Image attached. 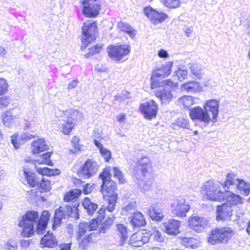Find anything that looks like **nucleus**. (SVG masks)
I'll use <instances>...</instances> for the list:
<instances>
[{"label": "nucleus", "mask_w": 250, "mask_h": 250, "mask_svg": "<svg viewBox=\"0 0 250 250\" xmlns=\"http://www.w3.org/2000/svg\"><path fill=\"white\" fill-rule=\"evenodd\" d=\"M8 84L5 79L0 78V95L5 94L7 91Z\"/></svg>", "instance_id": "864d4df0"}, {"label": "nucleus", "mask_w": 250, "mask_h": 250, "mask_svg": "<svg viewBox=\"0 0 250 250\" xmlns=\"http://www.w3.org/2000/svg\"><path fill=\"white\" fill-rule=\"evenodd\" d=\"M28 185L31 187H35L38 186L39 180L37 178L35 173H32L28 176H25Z\"/></svg>", "instance_id": "79ce46f5"}, {"label": "nucleus", "mask_w": 250, "mask_h": 250, "mask_svg": "<svg viewBox=\"0 0 250 250\" xmlns=\"http://www.w3.org/2000/svg\"><path fill=\"white\" fill-rule=\"evenodd\" d=\"M219 107V101L214 99L207 101L204 106V108L207 113L208 112L211 113L212 115L211 121L213 123H215L217 120Z\"/></svg>", "instance_id": "412c9836"}, {"label": "nucleus", "mask_w": 250, "mask_h": 250, "mask_svg": "<svg viewBox=\"0 0 250 250\" xmlns=\"http://www.w3.org/2000/svg\"><path fill=\"white\" fill-rule=\"evenodd\" d=\"M115 219V217L113 215L112 216V217H108V218L106 219V220L103 223L110 228Z\"/></svg>", "instance_id": "e2e57ef3"}, {"label": "nucleus", "mask_w": 250, "mask_h": 250, "mask_svg": "<svg viewBox=\"0 0 250 250\" xmlns=\"http://www.w3.org/2000/svg\"><path fill=\"white\" fill-rule=\"evenodd\" d=\"M59 115H60V117H69V119L71 120L72 121L74 120L77 121H81L83 119V114L81 112L77 110L73 109L66 111L65 112H60Z\"/></svg>", "instance_id": "c756f323"}, {"label": "nucleus", "mask_w": 250, "mask_h": 250, "mask_svg": "<svg viewBox=\"0 0 250 250\" xmlns=\"http://www.w3.org/2000/svg\"><path fill=\"white\" fill-rule=\"evenodd\" d=\"M41 245L43 247L53 248L57 245V241L52 233L48 232L42 238Z\"/></svg>", "instance_id": "cd10ccee"}, {"label": "nucleus", "mask_w": 250, "mask_h": 250, "mask_svg": "<svg viewBox=\"0 0 250 250\" xmlns=\"http://www.w3.org/2000/svg\"><path fill=\"white\" fill-rule=\"evenodd\" d=\"M98 216L96 218L93 219L88 222L80 223L78 226V232L77 239H80L82 236L85 234L87 237L83 238L81 240L80 245L84 248L85 247V243L92 240V237L95 235L94 232L88 233L90 231L97 229L100 223L104 218L105 212V208H101L97 212Z\"/></svg>", "instance_id": "20e7f679"}, {"label": "nucleus", "mask_w": 250, "mask_h": 250, "mask_svg": "<svg viewBox=\"0 0 250 250\" xmlns=\"http://www.w3.org/2000/svg\"><path fill=\"white\" fill-rule=\"evenodd\" d=\"M117 27L121 30L128 34L131 38H134L136 34V31L132 28L128 23L122 21L118 23Z\"/></svg>", "instance_id": "72a5a7b5"}, {"label": "nucleus", "mask_w": 250, "mask_h": 250, "mask_svg": "<svg viewBox=\"0 0 250 250\" xmlns=\"http://www.w3.org/2000/svg\"><path fill=\"white\" fill-rule=\"evenodd\" d=\"M18 248L17 243L14 241H9L5 245L6 250H15Z\"/></svg>", "instance_id": "5fc2aeb1"}, {"label": "nucleus", "mask_w": 250, "mask_h": 250, "mask_svg": "<svg viewBox=\"0 0 250 250\" xmlns=\"http://www.w3.org/2000/svg\"><path fill=\"white\" fill-rule=\"evenodd\" d=\"M136 208V203L135 201L130 202L125 207L123 208L122 213L124 215H127L129 213H131L132 211L135 209Z\"/></svg>", "instance_id": "37998d69"}, {"label": "nucleus", "mask_w": 250, "mask_h": 250, "mask_svg": "<svg viewBox=\"0 0 250 250\" xmlns=\"http://www.w3.org/2000/svg\"><path fill=\"white\" fill-rule=\"evenodd\" d=\"M113 174L114 176L118 178L119 182L121 184H124L125 182V180L124 178L123 173L117 167L113 168Z\"/></svg>", "instance_id": "49530a36"}, {"label": "nucleus", "mask_w": 250, "mask_h": 250, "mask_svg": "<svg viewBox=\"0 0 250 250\" xmlns=\"http://www.w3.org/2000/svg\"><path fill=\"white\" fill-rule=\"evenodd\" d=\"M176 86L174 83L169 80L163 82V87H158L155 92V95L158 98L162 104L168 103L173 98L171 93Z\"/></svg>", "instance_id": "1a4fd4ad"}, {"label": "nucleus", "mask_w": 250, "mask_h": 250, "mask_svg": "<svg viewBox=\"0 0 250 250\" xmlns=\"http://www.w3.org/2000/svg\"><path fill=\"white\" fill-rule=\"evenodd\" d=\"M188 75V70L184 66L179 67L177 70H175L173 74L175 79L180 82L183 81L187 78Z\"/></svg>", "instance_id": "e433bc0d"}, {"label": "nucleus", "mask_w": 250, "mask_h": 250, "mask_svg": "<svg viewBox=\"0 0 250 250\" xmlns=\"http://www.w3.org/2000/svg\"><path fill=\"white\" fill-rule=\"evenodd\" d=\"M189 67L192 74L197 79H200L202 77V73L200 67L197 64L189 63Z\"/></svg>", "instance_id": "ea45409f"}, {"label": "nucleus", "mask_w": 250, "mask_h": 250, "mask_svg": "<svg viewBox=\"0 0 250 250\" xmlns=\"http://www.w3.org/2000/svg\"><path fill=\"white\" fill-rule=\"evenodd\" d=\"M181 222L174 219H168L162 224L164 231L170 235H176L179 233Z\"/></svg>", "instance_id": "a211bd4d"}, {"label": "nucleus", "mask_w": 250, "mask_h": 250, "mask_svg": "<svg viewBox=\"0 0 250 250\" xmlns=\"http://www.w3.org/2000/svg\"><path fill=\"white\" fill-rule=\"evenodd\" d=\"M81 194V190H71L64 196L63 199L65 202H69L77 199Z\"/></svg>", "instance_id": "58836bf2"}, {"label": "nucleus", "mask_w": 250, "mask_h": 250, "mask_svg": "<svg viewBox=\"0 0 250 250\" xmlns=\"http://www.w3.org/2000/svg\"><path fill=\"white\" fill-rule=\"evenodd\" d=\"M78 83V80H75L71 81V82H70L68 83V86H67V89L68 90H71V89H72L75 88L76 87V86L77 85Z\"/></svg>", "instance_id": "69168bd1"}, {"label": "nucleus", "mask_w": 250, "mask_h": 250, "mask_svg": "<svg viewBox=\"0 0 250 250\" xmlns=\"http://www.w3.org/2000/svg\"><path fill=\"white\" fill-rule=\"evenodd\" d=\"M201 191L204 198L212 201L220 202L224 200V192L221 190L219 185L213 180L204 183Z\"/></svg>", "instance_id": "423d86ee"}, {"label": "nucleus", "mask_w": 250, "mask_h": 250, "mask_svg": "<svg viewBox=\"0 0 250 250\" xmlns=\"http://www.w3.org/2000/svg\"><path fill=\"white\" fill-rule=\"evenodd\" d=\"M237 189L241 194L247 196L250 192V185L243 180L239 179L236 185Z\"/></svg>", "instance_id": "f704fd0d"}, {"label": "nucleus", "mask_w": 250, "mask_h": 250, "mask_svg": "<svg viewBox=\"0 0 250 250\" xmlns=\"http://www.w3.org/2000/svg\"><path fill=\"white\" fill-rule=\"evenodd\" d=\"M102 156L104 158L106 162H108L111 157V152L108 149L105 148H102L100 150Z\"/></svg>", "instance_id": "8fccbe9b"}, {"label": "nucleus", "mask_w": 250, "mask_h": 250, "mask_svg": "<svg viewBox=\"0 0 250 250\" xmlns=\"http://www.w3.org/2000/svg\"><path fill=\"white\" fill-rule=\"evenodd\" d=\"M130 222L134 228L144 227L146 224V219L143 214L138 211L133 213V215L129 218Z\"/></svg>", "instance_id": "5701e85b"}, {"label": "nucleus", "mask_w": 250, "mask_h": 250, "mask_svg": "<svg viewBox=\"0 0 250 250\" xmlns=\"http://www.w3.org/2000/svg\"><path fill=\"white\" fill-rule=\"evenodd\" d=\"M48 146L46 144V141L42 138L34 140L31 144L32 152L33 154H38L46 150Z\"/></svg>", "instance_id": "393cba45"}, {"label": "nucleus", "mask_w": 250, "mask_h": 250, "mask_svg": "<svg viewBox=\"0 0 250 250\" xmlns=\"http://www.w3.org/2000/svg\"><path fill=\"white\" fill-rule=\"evenodd\" d=\"M50 216L49 211L47 210L43 211L40 218L36 211L26 212L19 223V226L22 228V235L30 237L35 232L39 235L43 234L45 232Z\"/></svg>", "instance_id": "f257e3e1"}, {"label": "nucleus", "mask_w": 250, "mask_h": 250, "mask_svg": "<svg viewBox=\"0 0 250 250\" xmlns=\"http://www.w3.org/2000/svg\"><path fill=\"white\" fill-rule=\"evenodd\" d=\"M110 228L108 226H107L104 224L102 223L98 230L99 233H104L107 230H108Z\"/></svg>", "instance_id": "0e129e2a"}, {"label": "nucleus", "mask_w": 250, "mask_h": 250, "mask_svg": "<svg viewBox=\"0 0 250 250\" xmlns=\"http://www.w3.org/2000/svg\"><path fill=\"white\" fill-rule=\"evenodd\" d=\"M93 186L94 184L91 185L88 183L85 184L83 188V193L84 194H88L90 193L93 190Z\"/></svg>", "instance_id": "052dcab7"}, {"label": "nucleus", "mask_w": 250, "mask_h": 250, "mask_svg": "<svg viewBox=\"0 0 250 250\" xmlns=\"http://www.w3.org/2000/svg\"><path fill=\"white\" fill-rule=\"evenodd\" d=\"M144 14L153 23H160L167 17V16L161 12H159L151 6H146L144 8Z\"/></svg>", "instance_id": "2eb2a0df"}, {"label": "nucleus", "mask_w": 250, "mask_h": 250, "mask_svg": "<svg viewBox=\"0 0 250 250\" xmlns=\"http://www.w3.org/2000/svg\"><path fill=\"white\" fill-rule=\"evenodd\" d=\"M194 240V239L192 237H185L182 240V242L184 245L187 248L188 247H192L193 241Z\"/></svg>", "instance_id": "6e6d98bb"}, {"label": "nucleus", "mask_w": 250, "mask_h": 250, "mask_svg": "<svg viewBox=\"0 0 250 250\" xmlns=\"http://www.w3.org/2000/svg\"><path fill=\"white\" fill-rule=\"evenodd\" d=\"M217 213L216 219L218 221L231 220L232 215V207L225 204H223L220 206H218Z\"/></svg>", "instance_id": "6ab92c4d"}, {"label": "nucleus", "mask_w": 250, "mask_h": 250, "mask_svg": "<svg viewBox=\"0 0 250 250\" xmlns=\"http://www.w3.org/2000/svg\"><path fill=\"white\" fill-rule=\"evenodd\" d=\"M148 214L152 220L156 221H161L164 217L162 209L157 205H152L149 209Z\"/></svg>", "instance_id": "a878e982"}, {"label": "nucleus", "mask_w": 250, "mask_h": 250, "mask_svg": "<svg viewBox=\"0 0 250 250\" xmlns=\"http://www.w3.org/2000/svg\"><path fill=\"white\" fill-rule=\"evenodd\" d=\"M150 236H152L154 239L158 242H162L164 240L161 232L156 229H154L153 232L150 233Z\"/></svg>", "instance_id": "09e8293b"}, {"label": "nucleus", "mask_w": 250, "mask_h": 250, "mask_svg": "<svg viewBox=\"0 0 250 250\" xmlns=\"http://www.w3.org/2000/svg\"><path fill=\"white\" fill-rule=\"evenodd\" d=\"M97 26L95 22L87 21L82 28V49L85 48L88 44L96 39Z\"/></svg>", "instance_id": "6e6552de"}, {"label": "nucleus", "mask_w": 250, "mask_h": 250, "mask_svg": "<svg viewBox=\"0 0 250 250\" xmlns=\"http://www.w3.org/2000/svg\"><path fill=\"white\" fill-rule=\"evenodd\" d=\"M164 5L169 8H176L181 4L180 0H164Z\"/></svg>", "instance_id": "a18cd8bd"}, {"label": "nucleus", "mask_w": 250, "mask_h": 250, "mask_svg": "<svg viewBox=\"0 0 250 250\" xmlns=\"http://www.w3.org/2000/svg\"><path fill=\"white\" fill-rule=\"evenodd\" d=\"M130 51V46L126 44L118 46L111 45L108 47L109 56L117 61H121L124 56L129 53Z\"/></svg>", "instance_id": "ddd939ff"}, {"label": "nucleus", "mask_w": 250, "mask_h": 250, "mask_svg": "<svg viewBox=\"0 0 250 250\" xmlns=\"http://www.w3.org/2000/svg\"><path fill=\"white\" fill-rule=\"evenodd\" d=\"M188 226L196 232H200L208 227V221L205 218L194 216L189 220Z\"/></svg>", "instance_id": "f3484780"}, {"label": "nucleus", "mask_w": 250, "mask_h": 250, "mask_svg": "<svg viewBox=\"0 0 250 250\" xmlns=\"http://www.w3.org/2000/svg\"><path fill=\"white\" fill-rule=\"evenodd\" d=\"M14 110H9L5 112L4 114V117L3 119V122L4 125H6V122L9 120H12L16 118H17V116L14 114Z\"/></svg>", "instance_id": "de8ad7c7"}, {"label": "nucleus", "mask_w": 250, "mask_h": 250, "mask_svg": "<svg viewBox=\"0 0 250 250\" xmlns=\"http://www.w3.org/2000/svg\"><path fill=\"white\" fill-rule=\"evenodd\" d=\"M151 169V164L149 159L143 157L138 160L135 166V182L143 192L151 189L153 179L149 172Z\"/></svg>", "instance_id": "f03ea898"}, {"label": "nucleus", "mask_w": 250, "mask_h": 250, "mask_svg": "<svg viewBox=\"0 0 250 250\" xmlns=\"http://www.w3.org/2000/svg\"><path fill=\"white\" fill-rule=\"evenodd\" d=\"M82 205L89 215H92L98 208V205L92 202L88 197H85L82 202Z\"/></svg>", "instance_id": "c85d7f7f"}, {"label": "nucleus", "mask_w": 250, "mask_h": 250, "mask_svg": "<svg viewBox=\"0 0 250 250\" xmlns=\"http://www.w3.org/2000/svg\"><path fill=\"white\" fill-rule=\"evenodd\" d=\"M38 186L41 192L49 191L51 188L50 182L48 180H45L44 179L39 180V183Z\"/></svg>", "instance_id": "c03bdc74"}, {"label": "nucleus", "mask_w": 250, "mask_h": 250, "mask_svg": "<svg viewBox=\"0 0 250 250\" xmlns=\"http://www.w3.org/2000/svg\"><path fill=\"white\" fill-rule=\"evenodd\" d=\"M238 180L239 179L233 173H229L227 175L226 181L222 186L224 188H229L231 186H235L236 187Z\"/></svg>", "instance_id": "4c0bfd02"}, {"label": "nucleus", "mask_w": 250, "mask_h": 250, "mask_svg": "<svg viewBox=\"0 0 250 250\" xmlns=\"http://www.w3.org/2000/svg\"><path fill=\"white\" fill-rule=\"evenodd\" d=\"M36 165V164H31V167H30L29 165H25L24 167H23V173H24V176H28L32 173H33L34 172H33L32 171H31V169L33 168V167H35V166Z\"/></svg>", "instance_id": "13d9d810"}, {"label": "nucleus", "mask_w": 250, "mask_h": 250, "mask_svg": "<svg viewBox=\"0 0 250 250\" xmlns=\"http://www.w3.org/2000/svg\"><path fill=\"white\" fill-rule=\"evenodd\" d=\"M175 124L179 127L188 128L189 122L185 118H180L177 120Z\"/></svg>", "instance_id": "603ef678"}, {"label": "nucleus", "mask_w": 250, "mask_h": 250, "mask_svg": "<svg viewBox=\"0 0 250 250\" xmlns=\"http://www.w3.org/2000/svg\"><path fill=\"white\" fill-rule=\"evenodd\" d=\"M234 234V230L230 227L217 228L211 231L210 235L208 237V241L212 245L217 243L225 244L228 242Z\"/></svg>", "instance_id": "0eeeda50"}, {"label": "nucleus", "mask_w": 250, "mask_h": 250, "mask_svg": "<svg viewBox=\"0 0 250 250\" xmlns=\"http://www.w3.org/2000/svg\"><path fill=\"white\" fill-rule=\"evenodd\" d=\"M99 166L98 163L92 160L87 159L82 165L78 171L79 177L83 179H88L96 174Z\"/></svg>", "instance_id": "f8f14e48"}, {"label": "nucleus", "mask_w": 250, "mask_h": 250, "mask_svg": "<svg viewBox=\"0 0 250 250\" xmlns=\"http://www.w3.org/2000/svg\"><path fill=\"white\" fill-rule=\"evenodd\" d=\"M11 143L15 148H19L20 146V143H18L16 140V137L14 135L11 136Z\"/></svg>", "instance_id": "338daca9"}, {"label": "nucleus", "mask_w": 250, "mask_h": 250, "mask_svg": "<svg viewBox=\"0 0 250 250\" xmlns=\"http://www.w3.org/2000/svg\"><path fill=\"white\" fill-rule=\"evenodd\" d=\"M150 237L149 232H147L146 230H142L133 234L131 237V240L136 244V246L139 247L147 243Z\"/></svg>", "instance_id": "aec40b11"}, {"label": "nucleus", "mask_w": 250, "mask_h": 250, "mask_svg": "<svg viewBox=\"0 0 250 250\" xmlns=\"http://www.w3.org/2000/svg\"><path fill=\"white\" fill-rule=\"evenodd\" d=\"M189 116L193 121L197 120L207 125L211 121V118L208 113H207L205 109H203L199 106L190 109Z\"/></svg>", "instance_id": "4468645a"}, {"label": "nucleus", "mask_w": 250, "mask_h": 250, "mask_svg": "<svg viewBox=\"0 0 250 250\" xmlns=\"http://www.w3.org/2000/svg\"><path fill=\"white\" fill-rule=\"evenodd\" d=\"M158 78V77H153V74H152L150 79V85L152 89L156 88L159 85V81L157 80Z\"/></svg>", "instance_id": "4d7b16f0"}, {"label": "nucleus", "mask_w": 250, "mask_h": 250, "mask_svg": "<svg viewBox=\"0 0 250 250\" xmlns=\"http://www.w3.org/2000/svg\"><path fill=\"white\" fill-rule=\"evenodd\" d=\"M172 214L178 217L183 218L187 216L189 211L190 206L188 202L182 197L174 200L171 204Z\"/></svg>", "instance_id": "9d476101"}, {"label": "nucleus", "mask_w": 250, "mask_h": 250, "mask_svg": "<svg viewBox=\"0 0 250 250\" xmlns=\"http://www.w3.org/2000/svg\"><path fill=\"white\" fill-rule=\"evenodd\" d=\"M37 171L41 175H46L48 176L57 175L60 174V171L59 169H52L46 167H40L35 166Z\"/></svg>", "instance_id": "473e14b6"}, {"label": "nucleus", "mask_w": 250, "mask_h": 250, "mask_svg": "<svg viewBox=\"0 0 250 250\" xmlns=\"http://www.w3.org/2000/svg\"><path fill=\"white\" fill-rule=\"evenodd\" d=\"M140 108L145 118L148 120L155 117L158 111L157 104L153 100L142 104Z\"/></svg>", "instance_id": "dca6fc26"}, {"label": "nucleus", "mask_w": 250, "mask_h": 250, "mask_svg": "<svg viewBox=\"0 0 250 250\" xmlns=\"http://www.w3.org/2000/svg\"><path fill=\"white\" fill-rule=\"evenodd\" d=\"M173 64V62H168L166 65H163L161 67H158L152 72L153 77H158V78L165 77L168 76L171 71V68Z\"/></svg>", "instance_id": "b1692460"}, {"label": "nucleus", "mask_w": 250, "mask_h": 250, "mask_svg": "<svg viewBox=\"0 0 250 250\" xmlns=\"http://www.w3.org/2000/svg\"><path fill=\"white\" fill-rule=\"evenodd\" d=\"M200 89V84L195 81H190L181 86V89L185 90L187 92L192 93L199 91Z\"/></svg>", "instance_id": "2f4dec72"}, {"label": "nucleus", "mask_w": 250, "mask_h": 250, "mask_svg": "<svg viewBox=\"0 0 250 250\" xmlns=\"http://www.w3.org/2000/svg\"><path fill=\"white\" fill-rule=\"evenodd\" d=\"M71 243L62 244L59 245L60 250H71Z\"/></svg>", "instance_id": "774afa93"}, {"label": "nucleus", "mask_w": 250, "mask_h": 250, "mask_svg": "<svg viewBox=\"0 0 250 250\" xmlns=\"http://www.w3.org/2000/svg\"><path fill=\"white\" fill-rule=\"evenodd\" d=\"M102 45H96L93 47H91L89 49V54H95L99 53L100 50L102 49Z\"/></svg>", "instance_id": "680f3d73"}, {"label": "nucleus", "mask_w": 250, "mask_h": 250, "mask_svg": "<svg viewBox=\"0 0 250 250\" xmlns=\"http://www.w3.org/2000/svg\"><path fill=\"white\" fill-rule=\"evenodd\" d=\"M9 104V99L5 96L0 98V108L5 107Z\"/></svg>", "instance_id": "bf43d9fd"}, {"label": "nucleus", "mask_w": 250, "mask_h": 250, "mask_svg": "<svg viewBox=\"0 0 250 250\" xmlns=\"http://www.w3.org/2000/svg\"><path fill=\"white\" fill-rule=\"evenodd\" d=\"M83 4V14L88 18H95L101 8V0H81Z\"/></svg>", "instance_id": "9b49d317"}, {"label": "nucleus", "mask_w": 250, "mask_h": 250, "mask_svg": "<svg viewBox=\"0 0 250 250\" xmlns=\"http://www.w3.org/2000/svg\"><path fill=\"white\" fill-rule=\"evenodd\" d=\"M226 203L229 206H237L243 203V199L239 195L233 193L231 191H227L225 189L224 192V199Z\"/></svg>", "instance_id": "4be33fe9"}, {"label": "nucleus", "mask_w": 250, "mask_h": 250, "mask_svg": "<svg viewBox=\"0 0 250 250\" xmlns=\"http://www.w3.org/2000/svg\"><path fill=\"white\" fill-rule=\"evenodd\" d=\"M102 180L101 192L107 196L108 205L107 206L103 205L102 208H105V212L107 210L109 212L114 210V207L117 200V194L115 192L116 185L114 181L111 180V174L107 170H104L99 175Z\"/></svg>", "instance_id": "7ed1b4c3"}, {"label": "nucleus", "mask_w": 250, "mask_h": 250, "mask_svg": "<svg viewBox=\"0 0 250 250\" xmlns=\"http://www.w3.org/2000/svg\"><path fill=\"white\" fill-rule=\"evenodd\" d=\"M71 206L69 205L61 206L59 208L56 209L52 221L53 222L52 229L55 230L58 227L60 226L63 219H66L69 217L75 218H79V209L76 204Z\"/></svg>", "instance_id": "39448f33"}, {"label": "nucleus", "mask_w": 250, "mask_h": 250, "mask_svg": "<svg viewBox=\"0 0 250 250\" xmlns=\"http://www.w3.org/2000/svg\"><path fill=\"white\" fill-rule=\"evenodd\" d=\"M116 227L118 234L120 237L119 244L123 246L128 239L127 229L124 225L121 224H117Z\"/></svg>", "instance_id": "7c9ffc66"}, {"label": "nucleus", "mask_w": 250, "mask_h": 250, "mask_svg": "<svg viewBox=\"0 0 250 250\" xmlns=\"http://www.w3.org/2000/svg\"><path fill=\"white\" fill-rule=\"evenodd\" d=\"M179 104L183 105L184 107L189 108L194 103L193 97L191 96H184L178 100Z\"/></svg>", "instance_id": "a19ab883"}, {"label": "nucleus", "mask_w": 250, "mask_h": 250, "mask_svg": "<svg viewBox=\"0 0 250 250\" xmlns=\"http://www.w3.org/2000/svg\"><path fill=\"white\" fill-rule=\"evenodd\" d=\"M51 155V152H47L43 153L38 157L34 160L35 164H45L48 166H53V162L50 160V158Z\"/></svg>", "instance_id": "c9c22d12"}, {"label": "nucleus", "mask_w": 250, "mask_h": 250, "mask_svg": "<svg viewBox=\"0 0 250 250\" xmlns=\"http://www.w3.org/2000/svg\"><path fill=\"white\" fill-rule=\"evenodd\" d=\"M35 137V136L34 135L31 134L30 132H25L21 134L20 137V141L24 143L34 138Z\"/></svg>", "instance_id": "3c124183"}, {"label": "nucleus", "mask_w": 250, "mask_h": 250, "mask_svg": "<svg viewBox=\"0 0 250 250\" xmlns=\"http://www.w3.org/2000/svg\"><path fill=\"white\" fill-rule=\"evenodd\" d=\"M60 123L59 124L60 129H62V131L64 134H68L73 126L75 123L71 120L69 119V117H64V119H62L60 121Z\"/></svg>", "instance_id": "bb28decb"}]
</instances>
